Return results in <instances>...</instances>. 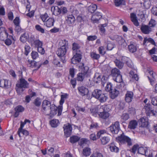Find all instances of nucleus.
<instances>
[{
	"mask_svg": "<svg viewBox=\"0 0 157 157\" xmlns=\"http://www.w3.org/2000/svg\"><path fill=\"white\" fill-rule=\"evenodd\" d=\"M33 46H34L35 48H38L40 46H42V42L39 40L38 39H36L35 40L34 43L33 44Z\"/></svg>",
	"mask_w": 157,
	"mask_h": 157,
	"instance_id": "obj_42",
	"label": "nucleus"
},
{
	"mask_svg": "<svg viewBox=\"0 0 157 157\" xmlns=\"http://www.w3.org/2000/svg\"><path fill=\"white\" fill-rule=\"evenodd\" d=\"M145 110V112L147 116L150 115L155 116V111L152 108V105L149 104H147L144 106Z\"/></svg>",
	"mask_w": 157,
	"mask_h": 157,
	"instance_id": "obj_9",
	"label": "nucleus"
},
{
	"mask_svg": "<svg viewBox=\"0 0 157 157\" xmlns=\"http://www.w3.org/2000/svg\"><path fill=\"white\" fill-rule=\"evenodd\" d=\"M69 95L67 93H65L61 95V99L59 101V104L62 106L65 101V100L68 98Z\"/></svg>",
	"mask_w": 157,
	"mask_h": 157,
	"instance_id": "obj_37",
	"label": "nucleus"
},
{
	"mask_svg": "<svg viewBox=\"0 0 157 157\" xmlns=\"http://www.w3.org/2000/svg\"><path fill=\"white\" fill-rule=\"evenodd\" d=\"M90 56L94 59H98L100 57V55L96 53L92 52L90 54Z\"/></svg>",
	"mask_w": 157,
	"mask_h": 157,
	"instance_id": "obj_50",
	"label": "nucleus"
},
{
	"mask_svg": "<svg viewBox=\"0 0 157 157\" xmlns=\"http://www.w3.org/2000/svg\"><path fill=\"white\" fill-rule=\"evenodd\" d=\"M111 75L113 79L118 83V84H117V85L119 86V88L124 86V83L123 81L121 72L119 69L116 68L113 69L111 71Z\"/></svg>",
	"mask_w": 157,
	"mask_h": 157,
	"instance_id": "obj_1",
	"label": "nucleus"
},
{
	"mask_svg": "<svg viewBox=\"0 0 157 157\" xmlns=\"http://www.w3.org/2000/svg\"><path fill=\"white\" fill-rule=\"evenodd\" d=\"M101 144L103 145H105L107 144L110 140V138L107 136L102 137L100 138Z\"/></svg>",
	"mask_w": 157,
	"mask_h": 157,
	"instance_id": "obj_36",
	"label": "nucleus"
},
{
	"mask_svg": "<svg viewBox=\"0 0 157 157\" xmlns=\"http://www.w3.org/2000/svg\"><path fill=\"white\" fill-rule=\"evenodd\" d=\"M140 30L141 32L145 34H149L152 31V29L148 25H142L141 26Z\"/></svg>",
	"mask_w": 157,
	"mask_h": 157,
	"instance_id": "obj_14",
	"label": "nucleus"
},
{
	"mask_svg": "<svg viewBox=\"0 0 157 157\" xmlns=\"http://www.w3.org/2000/svg\"><path fill=\"white\" fill-rule=\"evenodd\" d=\"M109 93L110 97L112 99H114L118 96L119 94V91L115 88H114Z\"/></svg>",
	"mask_w": 157,
	"mask_h": 157,
	"instance_id": "obj_30",
	"label": "nucleus"
},
{
	"mask_svg": "<svg viewBox=\"0 0 157 157\" xmlns=\"http://www.w3.org/2000/svg\"><path fill=\"white\" fill-rule=\"evenodd\" d=\"M24 49V54L26 56H27L30 52L31 47L28 44H27L25 46Z\"/></svg>",
	"mask_w": 157,
	"mask_h": 157,
	"instance_id": "obj_47",
	"label": "nucleus"
},
{
	"mask_svg": "<svg viewBox=\"0 0 157 157\" xmlns=\"http://www.w3.org/2000/svg\"><path fill=\"white\" fill-rule=\"evenodd\" d=\"M128 113L132 115H134L136 113V110L135 108L129 106L128 109Z\"/></svg>",
	"mask_w": 157,
	"mask_h": 157,
	"instance_id": "obj_63",
	"label": "nucleus"
},
{
	"mask_svg": "<svg viewBox=\"0 0 157 157\" xmlns=\"http://www.w3.org/2000/svg\"><path fill=\"white\" fill-rule=\"evenodd\" d=\"M85 75L82 73H78L77 77V80L78 81L82 82L83 81L85 78Z\"/></svg>",
	"mask_w": 157,
	"mask_h": 157,
	"instance_id": "obj_48",
	"label": "nucleus"
},
{
	"mask_svg": "<svg viewBox=\"0 0 157 157\" xmlns=\"http://www.w3.org/2000/svg\"><path fill=\"white\" fill-rule=\"evenodd\" d=\"M33 103L35 106L33 107V109L35 111L38 112L39 110V108L41 103V98L39 97H37L34 99Z\"/></svg>",
	"mask_w": 157,
	"mask_h": 157,
	"instance_id": "obj_11",
	"label": "nucleus"
},
{
	"mask_svg": "<svg viewBox=\"0 0 157 157\" xmlns=\"http://www.w3.org/2000/svg\"><path fill=\"white\" fill-rule=\"evenodd\" d=\"M29 83L24 78H21L19 81L16 84V86L18 88L26 89L29 88Z\"/></svg>",
	"mask_w": 157,
	"mask_h": 157,
	"instance_id": "obj_8",
	"label": "nucleus"
},
{
	"mask_svg": "<svg viewBox=\"0 0 157 157\" xmlns=\"http://www.w3.org/2000/svg\"><path fill=\"white\" fill-rule=\"evenodd\" d=\"M15 111H17L19 113L22 112L24 110V108L21 105H18L14 109Z\"/></svg>",
	"mask_w": 157,
	"mask_h": 157,
	"instance_id": "obj_57",
	"label": "nucleus"
},
{
	"mask_svg": "<svg viewBox=\"0 0 157 157\" xmlns=\"http://www.w3.org/2000/svg\"><path fill=\"white\" fill-rule=\"evenodd\" d=\"M91 153V149L88 147H86L83 149L82 154L86 157L89 156Z\"/></svg>",
	"mask_w": 157,
	"mask_h": 157,
	"instance_id": "obj_38",
	"label": "nucleus"
},
{
	"mask_svg": "<svg viewBox=\"0 0 157 157\" xmlns=\"http://www.w3.org/2000/svg\"><path fill=\"white\" fill-rule=\"evenodd\" d=\"M128 49L129 51L132 53L136 52L137 50L136 46L133 44H131L128 46Z\"/></svg>",
	"mask_w": 157,
	"mask_h": 157,
	"instance_id": "obj_43",
	"label": "nucleus"
},
{
	"mask_svg": "<svg viewBox=\"0 0 157 157\" xmlns=\"http://www.w3.org/2000/svg\"><path fill=\"white\" fill-rule=\"evenodd\" d=\"M88 141V139L86 138H82L79 142V144L81 146H82L84 144H86Z\"/></svg>",
	"mask_w": 157,
	"mask_h": 157,
	"instance_id": "obj_61",
	"label": "nucleus"
},
{
	"mask_svg": "<svg viewBox=\"0 0 157 157\" xmlns=\"http://www.w3.org/2000/svg\"><path fill=\"white\" fill-rule=\"evenodd\" d=\"M109 109L108 108L107 105H103L100 106L99 111H101L98 114L100 117L101 118L106 119L109 116Z\"/></svg>",
	"mask_w": 157,
	"mask_h": 157,
	"instance_id": "obj_2",
	"label": "nucleus"
},
{
	"mask_svg": "<svg viewBox=\"0 0 157 157\" xmlns=\"http://www.w3.org/2000/svg\"><path fill=\"white\" fill-rule=\"evenodd\" d=\"M101 13L100 12H97L93 15L91 17V20L94 23H96L98 22L99 20L102 17Z\"/></svg>",
	"mask_w": 157,
	"mask_h": 157,
	"instance_id": "obj_20",
	"label": "nucleus"
},
{
	"mask_svg": "<svg viewBox=\"0 0 157 157\" xmlns=\"http://www.w3.org/2000/svg\"><path fill=\"white\" fill-rule=\"evenodd\" d=\"M35 29L37 31L40 32L41 33H44V29L42 28L41 26L39 25H37L35 26Z\"/></svg>",
	"mask_w": 157,
	"mask_h": 157,
	"instance_id": "obj_58",
	"label": "nucleus"
},
{
	"mask_svg": "<svg viewBox=\"0 0 157 157\" xmlns=\"http://www.w3.org/2000/svg\"><path fill=\"white\" fill-rule=\"evenodd\" d=\"M109 149L112 152L117 153L119 151V148L115 145L114 143H112L108 145Z\"/></svg>",
	"mask_w": 157,
	"mask_h": 157,
	"instance_id": "obj_25",
	"label": "nucleus"
},
{
	"mask_svg": "<svg viewBox=\"0 0 157 157\" xmlns=\"http://www.w3.org/2000/svg\"><path fill=\"white\" fill-rule=\"evenodd\" d=\"M133 93L132 91H128L125 96V100L127 102H130L133 99Z\"/></svg>",
	"mask_w": 157,
	"mask_h": 157,
	"instance_id": "obj_21",
	"label": "nucleus"
},
{
	"mask_svg": "<svg viewBox=\"0 0 157 157\" xmlns=\"http://www.w3.org/2000/svg\"><path fill=\"white\" fill-rule=\"evenodd\" d=\"M97 9V6L95 4H91L88 7V10L89 12L92 13Z\"/></svg>",
	"mask_w": 157,
	"mask_h": 157,
	"instance_id": "obj_41",
	"label": "nucleus"
},
{
	"mask_svg": "<svg viewBox=\"0 0 157 157\" xmlns=\"http://www.w3.org/2000/svg\"><path fill=\"white\" fill-rule=\"evenodd\" d=\"M80 138L77 136H73L70 138V142L72 144H74L80 140Z\"/></svg>",
	"mask_w": 157,
	"mask_h": 157,
	"instance_id": "obj_39",
	"label": "nucleus"
},
{
	"mask_svg": "<svg viewBox=\"0 0 157 157\" xmlns=\"http://www.w3.org/2000/svg\"><path fill=\"white\" fill-rule=\"evenodd\" d=\"M121 119L124 121L127 120L129 118L128 114L127 113H123L121 117Z\"/></svg>",
	"mask_w": 157,
	"mask_h": 157,
	"instance_id": "obj_60",
	"label": "nucleus"
},
{
	"mask_svg": "<svg viewBox=\"0 0 157 157\" xmlns=\"http://www.w3.org/2000/svg\"><path fill=\"white\" fill-rule=\"evenodd\" d=\"M138 122L140 127L143 128H147L149 124L148 119L146 117L140 118L138 120Z\"/></svg>",
	"mask_w": 157,
	"mask_h": 157,
	"instance_id": "obj_10",
	"label": "nucleus"
},
{
	"mask_svg": "<svg viewBox=\"0 0 157 157\" xmlns=\"http://www.w3.org/2000/svg\"><path fill=\"white\" fill-rule=\"evenodd\" d=\"M31 56L32 58L33 59H36L39 57L38 53L37 52L34 51H32L31 52Z\"/></svg>",
	"mask_w": 157,
	"mask_h": 157,
	"instance_id": "obj_54",
	"label": "nucleus"
},
{
	"mask_svg": "<svg viewBox=\"0 0 157 157\" xmlns=\"http://www.w3.org/2000/svg\"><path fill=\"white\" fill-rule=\"evenodd\" d=\"M102 93V91L101 90L96 89L92 92V96L97 99L98 97V96H100Z\"/></svg>",
	"mask_w": 157,
	"mask_h": 157,
	"instance_id": "obj_31",
	"label": "nucleus"
},
{
	"mask_svg": "<svg viewBox=\"0 0 157 157\" xmlns=\"http://www.w3.org/2000/svg\"><path fill=\"white\" fill-rule=\"evenodd\" d=\"M29 35L28 33H25L23 34H21L20 37V40L22 43L25 42L28 39Z\"/></svg>",
	"mask_w": 157,
	"mask_h": 157,
	"instance_id": "obj_35",
	"label": "nucleus"
},
{
	"mask_svg": "<svg viewBox=\"0 0 157 157\" xmlns=\"http://www.w3.org/2000/svg\"><path fill=\"white\" fill-rule=\"evenodd\" d=\"M78 90L80 94L84 96L88 94L89 93L88 89L84 86H81L78 88Z\"/></svg>",
	"mask_w": 157,
	"mask_h": 157,
	"instance_id": "obj_22",
	"label": "nucleus"
},
{
	"mask_svg": "<svg viewBox=\"0 0 157 157\" xmlns=\"http://www.w3.org/2000/svg\"><path fill=\"white\" fill-rule=\"evenodd\" d=\"M129 74L130 77H132V78L134 79L136 81H137L138 80L139 78L138 75L137 74H135L133 71H131L129 72Z\"/></svg>",
	"mask_w": 157,
	"mask_h": 157,
	"instance_id": "obj_53",
	"label": "nucleus"
},
{
	"mask_svg": "<svg viewBox=\"0 0 157 157\" xmlns=\"http://www.w3.org/2000/svg\"><path fill=\"white\" fill-rule=\"evenodd\" d=\"M48 17V14L45 13L44 14L40 15V17L43 22H44L46 21Z\"/></svg>",
	"mask_w": 157,
	"mask_h": 157,
	"instance_id": "obj_62",
	"label": "nucleus"
},
{
	"mask_svg": "<svg viewBox=\"0 0 157 157\" xmlns=\"http://www.w3.org/2000/svg\"><path fill=\"white\" fill-rule=\"evenodd\" d=\"M80 48V46L78 44L76 43H73L72 50L74 51V53L81 52L79 49Z\"/></svg>",
	"mask_w": 157,
	"mask_h": 157,
	"instance_id": "obj_28",
	"label": "nucleus"
},
{
	"mask_svg": "<svg viewBox=\"0 0 157 157\" xmlns=\"http://www.w3.org/2000/svg\"><path fill=\"white\" fill-rule=\"evenodd\" d=\"M117 139L122 144L127 143L128 145L129 146L132 145L131 139L128 137L125 136L124 134H122L120 136H118Z\"/></svg>",
	"mask_w": 157,
	"mask_h": 157,
	"instance_id": "obj_5",
	"label": "nucleus"
},
{
	"mask_svg": "<svg viewBox=\"0 0 157 157\" xmlns=\"http://www.w3.org/2000/svg\"><path fill=\"white\" fill-rule=\"evenodd\" d=\"M111 132L113 134H117L120 130L119 123L118 121L114 122V124L109 127Z\"/></svg>",
	"mask_w": 157,
	"mask_h": 157,
	"instance_id": "obj_6",
	"label": "nucleus"
},
{
	"mask_svg": "<svg viewBox=\"0 0 157 157\" xmlns=\"http://www.w3.org/2000/svg\"><path fill=\"white\" fill-rule=\"evenodd\" d=\"M67 51V50L65 48H64L60 47L58 49L56 52V54L59 57L63 58L61 59V61L63 63H65L66 62L65 57Z\"/></svg>",
	"mask_w": 157,
	"mask_h": 157,
	"instance_id": "obj_7",
	"label": "nucleus"
},
{
	"mask_svg": "<svg viewBox=\"0 0 157 157\" xmlns=\"http://www.w3.org/2000/svg\"><path fill=\"white\" fill-rule=\"evenodd\" d=\"M79 68L82 70V73L85 75L86 77H89L92 74L91 71L89 69L87 66H85L83 63H80L78 64Z\"/></svg>",
	"mask_w": 157,
	"mask_h": 157,
	"instance_id": "obj_3",
	"label": "nucleus"
},
{
	"mask_svg": "<svg viewBox=\"0 0 157 157\" xmlns=\"http://www.w3.org/2000/svg\"><path fill=\"white\" fill-rule=\"evenodd\" d=\"M108 24L107 23H105L102 24H100L99 26V30L100 31L101 33L100 34L101 35H103L105 34V27H106L107 25Z\"/></svg>",
	"mask_w": 157,
	"mask_h": 157,
	"instance_id": "obj_40",
	"label": "nucleus"
},
{
	"mask_svg": "<svg viewBox=\"0 0 157 157\" xmlns=\"http://www.w3.org/2000/svg\"><path fill=\"white\" fill-rule=\"evenodd\" d=\"M59 121L58 120L53 119L50 121V124L51 126L52 127H56L59 124Z\"/></svg>",
	"mask_w": 157,
	"mask_h": 157,
	"instance_id": "obj_45",
	"label": "nucleus"
},
{
	"mask_svg": "<svg viewBox=\"0 0 157 157\" xmlns=\"http://www.w3.org/2000/svg\"><path fill=\"white\" fill-rule=\"evenodd\" d=\"M75 20V18L73 15H69L67 16L66 19L67 22L69 25L73 24Z\"/></svg>",
	"mask_w": 157,
	"mask_h": 157,
	"instance_id": "obj_27",
	"label": "nucleus"
},
{
	"mask_svg": "<svg viewBox=\"0 0 157 157\" xmlns=\"http://www.w3.org/2000/svg\"><path fill=\"white\" fill-rule=\"evenodd\" d=\"M101 77L102 76L100 73H95L94 78V82L96 83L101 82Z\"/></svg>",
	"mask_w": 157,
	"mask_h": 157,
	"instance_id": "obj_32",
	"label": "nucleus"
},
{
	"mask_svg": "<svg viewBox=\"0 0 157 157\" xmlns=\"http://www.w3.org/2000/svg\"><path fill=\"white\" fill-rule=\"evenodd\" d=\"M61 47L65 48V49L68 50V41L65 39L62 40L61 42L60 43Z\"/></svg>",
	"mask_w": 157,
	"mask_h": 157,
	"instance_id": "obj_34",
	"label": "nucleus"
},
{
	"mask_svg": "<svg viewBox=\"0 0 157 157\" xmlns=\"http://www.w3.org/2000/svg\"><path fill=\"white\" fill-rule=\"evenodd\" d=\"M52 106L50 101L47 100H44L42 103V108L44 111H46L49 109Z\"/></svg>",
	"mask_w": 157,
	"mask_h": 157,
	"instance_id": "obj_18",
	"label": "nucleus"
},
{
	"mask_svg": "<svg viewBox=\"0 0 157 157\" xmlns=\"http://www.w3.org/2000/svg\"><path fill=\"white\" fill-rule=\"evenodd\" d=\"M108 98L107 95L105 94L101 93L100 96L97 98L99 101L101 103H104L105 102Z\"/></svg>",
	"mask_w": 157,
	"mask_h": 157,
	"instance_id": "obj_29",
	"label": "nucleus"
},
{
	"mask_svg": "<svg viewBox=\"0 0 157 157\" xmlns=\"http://www.w3.org/2000/svg\"><path fill=\"white\" fill-rule=\"evenodd\" d=\"M114 2L117 7L121 5H124L125 3L124 0H114Z\"/></svg>",
	"mask_w": 157,
	"mask_h": 157,
	"instance_id": "obj_46",
	"label": "nucleus"
},
{
	"mask_svg": "<svg viewBox=\"0 0 157 157\" xmlns=\"http://www.w3.org/2000/svg\"><path fill=\"white\" fill-rule=\"evenodd\" d=\"M130 17L131 21L135 26L137 27L139 26V23L137 19V17L136 13H131L130 14Z\"/></svg>",
	"mask_w": 157,
	"mask_h": 157,
	"instance_id": "obj_19",
	"label": "nucleus"
},
{
	"mask_svg": "<svg viewBox=\"0 0 157 157\" xmlns=\"http://www.w3.org/2000/svg\"><path fill=\"white\" fill-rule=\"evenodd\" d=\"M55 20L53 18H49L44 23V25L47 27H51L54 25Z\"/></svg>",
	"mask_w": 157,
	"mask_h": 157,
	"instance_id": "obj_23",
	"label": "nucleus"
},
{
	"mask_svg": "<svg viewBox=\"0 0 157 157\" xmlns=\"http://www.w3.org/2000/svg\"><path fill=\"white\" fill-rule=\"evenodd\" d=\"M148 152V149L146 147H139L138 148V153L146 156V153Z\"/></svg>",
	"mask_w": 157,
	"mask_h": 157,
	"instance_id": "obj_26",
	"label": "nucleus"
},
{
	"mask_svg": "<svg viewBox=\"0 0 157 157\" xmlns=\"http://www.w3.org/2000/svg\"><path fill=\"white\" fill-rule=\"evenodd\" d=\"M60 7L57 6H52L51 10L53 14L55 16H58L60 14Z\"/></svg>",
	"mask_w": 157,
	"mask_h": 157,
	"instance_id": "obj_24",
	"label": "nucleus"
},
{
	"mask_svg": "<svg viewBox=\"0 0 157 157\" xmlns=\"http://www.w3.org/2000/svg\"><path fill=\"white\" fill-rule=\"evenodd\" d=\"M9 36L7 30L4 27L0 28V41H4Z\"/></svg>",
	"mask_w": 157,
	"mask_h": 157,
	"instance_id": "obj_13",
	"label": "nucleus"
},
{
	"mask_svg": "<svg viewBox=\"0 0 157 157\" xmlns=\"http://www.w3.org/2000/svg\"><path fill=\"white\" fill-rule=\"evenodd\" d=\"M151 102L153 105L157 107V96L152 98Z\"/></svg>",
	"mask_w": 157,
	"mask_h": 157,
	"instance_id": "obj_64",
	"label": "nucleus"
},
{
	"mask_svg": "<svg viewBox=\"0 0 157 157\" xmlns=\"http://www.w3.org/2000/svg\"><path fill=\"white\" fill-rule=\"evenodd\" d=\"M4 41L5 44L7 46H10L13 43L14 44L16 41L15 37L13 35H9Z\"/></svg>",
	"mask_w": 157,
	"mask_h": 157,
	"instance_id": "obj_15",
	"label": "nucleus"
},
{
	"mask_svg": "<svg viewBox=\"0 0 157 157\" xmlns=\"http://www.w3.org/2000/svg\"><path fill=\"white\" fill-rule=\"evenodd\" d=\"M75 54L74 56H73V57L77 59V60H78L79 61H81L82 58V53H75Z\"/></svg>",
	"mask_w": 157,
	"mask_h": 157,
	"instance_id": "obj_55",
	"label": "nucleus"
},
{
	"mask_svg": "<svg viewBox=\"0 0 157 157\" xmlns=\"http://www.w3.org/2000/svg\"><path fill=\"white\" fill-rule=\"evenodd\" d=\"M137 125V122L136 121L132 120L130 121L128 126V128L131 129H134L136 128Z\"/></svg>",
	"mask_w": 157,
	"mask_h": 157,
	"instance_id": "obj_33",
	"label": "nucleus"
},
{
	"mask_svg": "<svg viewBox=\"0 0 157 157\" xmlns=\"http://www.w3.org/2000/svg\"><path fill=\"white\" fill-rule=\"evenodd\" d=\"M65 125H64V127H63L64 130V133L67 137H69L71 132L72 130V127L69 124L68 125H66L65 126Z\"/></svg>",
	"mask_w": 157,
	"mask_h": 157,
	"instance_id": "obj_17",
	"label": "nucleus"
},
{
	"mask_svg": "<svg viewBox=\"0 0 157 157\" xmlns=\"http://www.w3.org/2000/svg\"><path fill=\"white\" fill-rule=\"evenodd\" d=\"M113 87L112 86V84L110 83H107L105 89L106 91L109 92H110L113 90Z\"/></svg>",
	"mask_w": 157,
	"mask_h": 157,
	"instance_id": "obj_51",
	"label": "nucleus"
},
{
	"mask_svg": "<svg viewBox=\"0 0 157 157\" xmlns=\"http://www.w3.org/2000/svg\"><path fill=\"white\" fill-rule=\"evenodd\" d=\"M156 24V21L153 19L151 18L148 23V25L151 28H152L155 27Z\"/></svg>",
	"mask_w": 157,
	"mask_h": 157,
	"instance_id": "obj_49",
	"label": "nucleus"
},
{
	"mask_svg": "<svg viewBox=\"0 0 157 157\" xmlns=\"http://www.w3.org/2000/svg\"><path fill=\"white\" fill-rule=\"evenodd\" d=\"M52 63L57 67H63L62 65L61 64L60 62L59 61L58 59H55L53 60Z\"/></svg>",
	"mask_w": 157,
	"mask_h": 157,
	"instance_id": "obj_59",
	"label": "nucleus"
},
{
	"mask_svg": "<svg viewBox=\"0 0 157 157\" xmlns=\"http://www.w3.org/2000/svg\"><path fill=\"white\" fill-rule=\"evenodd\" d=\"M35 36L34 35H32L30 37H29L28 39V42L32 46H33V44L34 43L35 40Z\"/></svg>",
	"mask_w": 157,
	"mask_h": 157,
	"instance_id": "obj_52",
	"label": "nucleus"
},
{
	"mask_svg": "<svg viewBox=\"0 0 157 157\" xmlns=\"http://www.w3.org/2000/svg\"><path fill=\"white\" fill-rule=\"evenodd\" d=\"M116 66L119 69H121L124 66V63L120 60L116 59L114 61Z\"/></svg>",
	"mask_w": 157,
	"mask_h": 157,
	"instance_id": "obj_44",
	"label": "nucleus"
},
{
	"mask_svg": "<svg viewBox=\"0 0 157 157\" xmlns=\"http://www.w3.org/2000/svg\"><path fill=\"white\" fill-rule=\"evenodd\" d=\"M11 85L10 82L7 79H2L0 80V86L1 87L8 89L10 87Z\"/></svg>",
	"mask_w": 157,
	"mask_h": 157,
	"instance_id": "obj_16",
	"label": "nucleus"
},
{
	"mask_svg": "<svg viewBox=\"0 0 157 157\" xmlns=\"http://www.w3.org/2000/svg\"><path fill=\"white\" fill-rule=\"evenodd\" d=\"M50 113L51 116H53L56 115L58 112V116H60L62 113L63 107L61 105H59L58 107H56L54 105H52L50 107Z\"/></svg>",
	"mask_w": 157,
	"mask_h": 157,
	"instance_id": "obj_4",
	"label": "nucleus"
},
{
	"mask_svg": "<svg viewBox=\"0 0 157 157\" xmlns=\"http://www.w3.org/2000/svg\"><path fill=\"white\" fill-rule=\"evenodd\" d=\"M25 124H26L24 122H21V123L20 127L18 129V131H17V134L20 137L21 136L20 133H21V131L23 129V128L24 127Z\"/></svg>",
	"mask_w": 157,
	"mask_h": 157,
	"instance_id": "obj_56",
	"label": "nucleus"
},
{
	"mask_svg": "<svg viewBox=\"0 0 157 157\" xmlns=\"http://www.w3.org/2000/svg\"><path fill=\"white\" fill-rule=\"evenodd\" d=\"M148 73L152 78H151L149 76H147V78L151 85H153L155 83L156 78H157V75L155 73L151 70H148Z\"/></svg>",
	"mask_w": 157,
	"mask_h": 157,
	"instance_id": "obj_12",
	"label": "nucleus"
}]
</instances>
